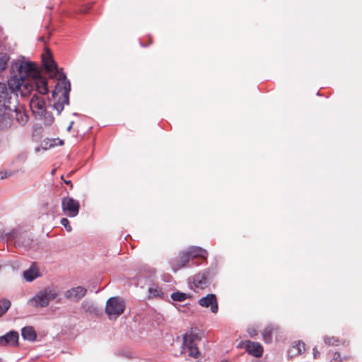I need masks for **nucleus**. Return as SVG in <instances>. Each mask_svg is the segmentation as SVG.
Returning a JSON list of instances; mask_svg holds the SVG:
<instances>
[{
  "label": "nucleus",
  "instance_id": "1",
  "mask_svg": "<svg viewBox=\"0 0 362 362\" xmlns=\"http://www.w3.org/2000/svg\"><path fill=\"white\" fill-rule=\"evenodd\" d=\"M11 68L16 69L18 74L11 76L8 85L12 92H19L21 95H30L33 90V80L40 74L36 65L30 62L18 59L13 62Z\"/></svg>",
  "mask_w": 362,
  "mask_h": 362
},
{
  "label": "nucleus",
  "instance_id": "2",
  "mask_svg": "<svg viewBox=\"0 0 362 362\" xmlns=\"http://www.w3.org/2000/svg\"><path fill=\"white\" fill-rule=\"evenodd\" d=\"M42 59L47 71L50 74L51 78H55L57 83L52 92L53 96L61 93L63 96H66L70 90V83L66 79L64 73L57 69L56 62L53 60L48 49L42 55Z\"/></svg>",
  "mask_w": 362,
  "mask_h": 362
},
{
  "label": "nucleus",
  "instance_id": "3",
  "mask_svg": "<svg viewBox=\"0 0 362 362\" xmlns=\"http://www.w3.org/2000/svg\"><path fill=\"white\" fill-rule=\"evenodd\" d=\"M30 107L35 117H45V123L50 125L54 122V117L46 112L47 96L43 95L34 94L30 100Z\"/></svg>",
  "mask_w": 362,
  "mask_h": 362
},
{
  "label": "nucleus",
  "instance_id": "4",
  "mask_svg": "<svg viewBox=\"0 0 362 362\" xmlns=\"http://www.w3.org/2000/svg\"><path fill=\"white\" fill-rule=\"evenodd\" d=\"M59 292L55 287H47L38 292L33 298L32 301L37 306L46 307L50 301L55 300L57 303L60 302Z\"/></svg>",
  "mask_w": 362,
  "mask_h": 362
},
{
  "label": "nucleus",
  "instance_id": "5",
  "mask_svg": "<svg viewBox=\"0 0 362 362\" xmlns=\"http://www.w3.org/2000/svg\"><path fill=\"white\" fill-rule=\"evenodd\" d=\"M124 302L118 297H112L106 303L105 313L110 320H115L124 313Z\"/></svg>",
  "mask_w": 362,
  "mask_h": 362
},
{
  "label": "nucleus",
  "instance_id": "6",
  "mask_svg": "<svg viewBox=\"0 0 362 362\" xmlns=\"http://www.w3.org/2000/svg\"><path fill=\"white\" fill-rule=\"evenodd\" d=\"M237 348L245 349L247 354L256 358L262 356L264 351L263 346L257 341H240Z\"/></svg>",
  "mask_w": 362,
  "mask_h": 362
},
{
  "label": "nucleus",
  "instance_id": "7",
  "mask_svg": "<svg viewBox=\"0 0 362 362\" xmlns=\"http://www.w3.org/2000/svg\"><path fill=\"white\" fill-rule=\"evenodd\" d=\"M78 201L70 197H65L62 199V208L64 214L69 217H75L79 211Z\"/></svg>",
  "mask_w": 362,
  "mask_h": 362
},
{
  "label": "nucleus",
  "instance_id": "8",
  "mask_svg": "<svg viewBox=\"0 0 362 362\" xmlns=\"http://www.w3.org/2000/svg\"><path fill=\"white\" fill-rule=\"evenodd\" d=\"M197 341H182L180 354H187V356L194 359H198L202 356V352L196 343Z\"/></svg>",
  "mask_w": 362,
  "mask_h": 362
},
{
  "label": "nucleus",
  "instance_id": "9",
  "mask_svg": "<svg viewBox=\"0 0 362 362\" xmlns=\"http://www.w3.org/2000/svg\"><path fill=\"white\" fill-rule=\"evenodd\" d=\"M199 305L204 308H210L213 313H216L218 310L217 298L215 294H208L199 300Z\"/></svg>",
  "mask_w": 362,
  "mask_h": 362
},
{
  "label": "nucleus",
  "instance_id": "10",
  "mask_svg": "<svg viewBox=\"0 0 362 362\" xmlns=\"http://www.w3.org/2000/svg\"><path fill=\"white\" fill-rule=\"evenodd\" d=\"M33 88L35 87L38 95H46L48 93L47 82L45 78L42 77L40 73L33 80Z\"/></svg>",
  "mask_w": 362,
  "mask_h": 362
},
{
  "label": "nucleus",
  "instance_id": "11",
  "mask_svg": "<svg viewBox=\"0 0 362 362\" xmlns=\"http://www.w3.org/2000/svg\"><path fill=\"white\" fill-rule=\"evenodd\" d=\"M86 293V289L82 286L72 288L65 293V296L71 300H79Z\"/></svg>",
  "mask_w": 362,
  "mask_h": 362
},
{
  "label": "nucleus",
  "instance_id": "12",
  "mask_svg": "<svg viewBox=\"0 0 362 362\" xmlns=\"http://www.w3.org/2000/svg\"><path fill=\"white\" fill-rule=\"evenodd\" d=\"M40 276L39 269L35 265H32L23 272V277L27 281H32Z\"/></svg>",
  "mask_w": 362,
  "mask_h": 362
},
{
  "label": "nucleus",
  "instance_id": "13",
  "mask_svg": "<svg viewBox=\"0 0 362 362\" xmlns=\"http://www.w3.org/2000/svg\"><path fill=\"white\" fill-rule=\"evenodd\" d=\"M190 257L187 252L183 253L178 259H175L173 264L172 267L174 271H177L184 267L189 260Z\"/></svg>",
  "mask_w": 362,
  "mask_h": 362
},
{
  "label": "nucleus",
  "instance_id": "14",
  "mask_svg": "<svg viewBox=\"0 0 362 362\" xmlns=\"http://www.w3.org/2000/svg\"><path fill=\"white\" fill-rule=\"evenodd\" d=\"M187 253L188 254V255L189 256L190 258L199 257L203 259H206L207 252H206V250H205L201 247H192L189 249V250L187 252Z\"/></svg>",
  "mask_w": 362,
  "mask_h": 362
},
{
  "label": "nucleus",
  "instance_id": "15",
  "mask_svg": "<svg viewBox=\"0 0 362 362\" xmlns=\"http://www.w3.org/2000/svg\"><path fill=\"white\" fill-rule=\"evenodd\" d=\"M14 112L16 119L20 124L23 125L28 122V117L26 115L23 107H20L16 108Z\"/></svg>",
  "mask_w": 362,
  "mask_h": 362
},
{
  "label": "nucleus",
  "instance_id": "16",
  "mask_svg": "<svg viewBox=\"0 0 362 362\" xmlns=\"http://www.w3.org/2000/svg\"><path fill=\"white\" fill-rule=\"evenodd\" d=\"M21 335L24 339H35L37 334L33 327H25L21 330Z\"/></svg>",
  "mask_w": 362,
  "mask_h": 362
},
{
  "label": "nucleus",
  "instance_id": "17",
  "mask_svg": "<svg viewBox=\"0 0 362 362\" xmlns=\"http://www.w3.org/2000/svg\"><path fill=\"white\" fill-rule=\"evenodd\" d=\"M64 141L59 139H47L42 142V147L45 149L50 148L57 146H62Z\"/></svg>",
  "mask_w": 362,
  "mask_h": 362
},
{
  "label": "nucleus",
  "instance_id": "18",
  "mask_svg": "<svg viewBox=\"0 0 362 362\" xmlns=\"http://www.w3.org/2000/svg\"><path fill=\"white\" fill-rule=\"evenodd\" d=\"M114 354L118 357H123L127 359L135 358L134 354L129 351L126 347H122L119 350L114 351Z\"/></svg>",
  "mask_w": 362,
  "mask_h": 362
},
{
  "label": "nucleus",
  "instance_id": "19",
  "mask_svg": "<svg viewBox=\"0 0 362 362\" xmlns=\"http://www.w3.org/2000/svg\"><path fill=\"white\" fill-rule=\"evenodd\" d=\"M8 93L6 84L0 83V107H6V101L8 98Z\"/></svg>",
  "mask_w": 362,
  "mask_h": 362
},
{
  "label": "nucleus",
  "instance_id": "20",
  "mask_svg": "<svg viewBox=\"0 0 362 362\" xmlns=\"http://www.w3.org/2000/svg\"><path fill=\"white\" fill-rule=\"evenodd\" d=\"M20 345V341H0V349L1 351H6L10 347H18Z\"/></svg>",
  "mask_w": 362,
  "mask_h": 362
},
{
  "label": "nucleus",
  "instance_id": "21",
  "mask_svg": "<svg viewBox=\"0 0 362 362\" xmlns=\"http://www.w3.org/2000/svg\"><path fill=\"white\" fill-rule=\"evenodd\" d=\"M10 60L9 54L6 52H0V73L6 69Z\"/></svg>",
  "mask_w": 362,
  "mask_h": 362
},
{
  "label": "nucleus",
  "instance_id": "22",
  "mask_svg": "<svg viewBox=\"0 0 362 362\" xmlns=\"http://www.w3.org/2000/svg\"><path fill=\"white\" fill-rule=\"evenodd\" d=\"M149 298H162L163 293L158 286H152L148 288Z\"/></svg>",
  "mask_w": 362,
  "mask_h": 362
},
{
  "label": "nucleus",
  "instance_id": "23",
  "mask_svg": "<svg viewBox=\"0 0 362 362\" xmlns=\"http://www.w3.org/2000/svg\"><path fill=\"white\" fill-rule=\"evenodd\" d=\"M187 294L179 291L173 293L171 294L172 299L175 301H184L185 299H187Z\"/></svg>",
  "mask_w": 362,
  "mask_h": 362
},
{
  "label": "nucleus",
  "instance_id": "24",
  "mask_svg": "<svg viewBox=\"0 0 362 362\" xmlns=\"http://www.w3.org/2000/svg\"><path fill=\"white\" fill-rule=\"evenodd\" d=\"M19 334L16 331H10L6 334L0 337V339H18Z\"/></svg>",
  "mask_w": 362,
  "mask_h": 362
},
{
  "label": "nucleus",
  "instance_id": "25",
  "mask_svg": "<svg viewBox=\"0 0 362 362\" xmlns=\"http://www.w3.org/2000/svg\"><path fill=\"white\" fill-rule=\"evenodd\" d=\"M11 303L8 300H4L0 302V316L3 315L10 308Z\"/></svg>",
  "mask_w": 362,
  "mask_h": 362
},
{
  "label": "nucleus",
  "instance_id": "26",
  "mask_svg": "<svg viewBox=\"0 0 362 362\" xmlns=\"http://www.w3.org/2000/svg\"><path fill=\"white\" fill-rule=\"evenodd\" d=\"M199 277L197 276L194 280V284L197 288H202L203 285L206 284V279L202 278V279H199Z\"/></svg>",
  "mask_w": 362,
  "mask_h": 362
},
{
  "label": "nucleus",
  "instance_id": "27",
  "mask_svg": "<svg viewBox=\"0 0 362 362\" xmlns=\"http://www.w3.org/2000/svg\"><path fill=\"white\" fill-rule=\"evenodd\" d=\"M60 223L68 232L71 231V226H70L69 221L66 218H62L60 221Z\"/></svg>",
  "mask_w": 362,
  "mask_h": 362
},
{
  "label": "nucleus",
  "instance_id": "28",
  "mask_svg": "<svg viewBox=\"0 0 362 362\" xmlns=\"http://www.w3.org/2000/svg\"><path fill=\"white\" fill-rule=\"evenodd\" d=\"M199 338H201L200 336H198L197 334H194V333H191L190 336H188L187 334H185L184 336H183V339L185 340H187V339H197Z\"/></svg>",
  "mask_w": 362,
  "mask_h": 362
},
{
  "label": "nucleus",
  "instance_id": "29",
  "mask_svg": "<svg viewBox=\"0 0 362 362\" xmlns=\"http://www.w3.org/2000/svg\"><path fill=\"white\" fill-rule=\"evenodd\" d=\"M13 175L11 172L8 171H0V180L8 178Z\"/></svg>",
  "mask_w": 362,
  "mask_h": 362
},
{
  "label": "nucleus",
  "instance_id": "30",
  "mask_svg": "<svg viewBox=\"0 0 362 362\" xmlns=\"http://www.w3.org/2000/svg\"><path fill=\"white\" fill-rule=\"evenodd\" d=\"M273 331V329L271 328V327H267L264 329V332H263V336L264 338H267V337H272V332Z\"/></svg>",
  "mask_w": 362,
  "mask_h": 362
},
{
  "label": "nucleus",
  "instance_id": "31",
  "mask_svg": "<svg viewBox=\"0 0 362 362\" xmlns=\"http://www.w3.org/2000/svg\"><path fill=\"white\" fill-rule=\"evenodd\" d=\"M331 362H341L340 354L337 352H335L334 354V356L332 357Z\"/></svg>",
  "mask_w": 362,
  "mask_h": 362
},
{
  "label": "nucleus",
  "instance_id": "32",
  "mask_svg": "<svg viewBox=\"0 0 362 362\" xmlns=\"http://www.w3.org/2000/svg\"><path fill=\"white\" fill-rule=\"evenodd\" d=\"M25 158H26V156L24 154H20L17 157V159H19V160H21L22 161H25Z\"/></svg>",
  "mask_w": 362,
  "mask_h": 362
},
{
  "label": "nucleus",
  "instance_id": "33",
  "mask_svg": "<svg viewBox=\"0 0 362 362\" xmlns=\"http://www.w3.org/2000/svg\"><path fill=\"white\" fill-rule=\"evenodd\" d=\"M288 356L290 358H293V357H294V355L291 354V349H289L288 350Z\"/></svg>",
  "mask_w": 362,
  "mask_h": 362
},
{
  "label": "nucleus",
  "instance_id": "34",
  "mask_svg": "<svg viewBox=\"0 0 362 362\" xmlns=\"http://www.w3.org/2000/svg\"><path fill=\"white\" fill-rule=\"evenodd\" d=\"M256 335L255 330L252 329V331L250 333V337H253Z\"/></svg>",
  "mask_w": 362,
  "mask_h": 362
},
{
  "label": "nucleus",
  "instance_id": "35",
  "mask_svg": "<svg viewBox=\"0 0 362 362\" xmlns=\"http://www.w3.org/2000/svg\"><path fill=\"white\" fill-rule=\"evenodd\" d=\"M72 124L73 122L71 123V124L69 126V127L67 128V130L69 131L72 127Z\"/></svg>",
  "mask_w": 362,
  "mask_h": 362
},
{
  "label": "nucleus",
  "instance_id": "36",
  "mask_svg": "<svg viewBox=\"0 0 362 362\" xmlns=\"http://www.w3.org/2000/svg\"><path fill=\"white\" fill-rule=\"evenodd\" d=\"M291 348H294V341H292V343L291 344Z\"/></svg>",
  "mask_w": 362,
  "mask_h": 362
},
{
  "label": "nucleus",
  "instance_id": "37",
  "mask_svg": "<svg viewBox=\"0 0 362 362\" xmlns=\"http://www.w3.org/2000/svg\"><path fill=\"white\" fill-rule=\"evenodd\" d=\"M266 344H271L272 341H264Z\"/></svg>",
  "mask_w": 362,
  "mask_h": 362
},
{
  "label": "nucleus",
  "instance_id": "38",
  "mask_svg": "<svg viewBox=\"0 0 362 362\" xmlns=\"http://www.w3.org/2000/svg\"><path fill=\"white\" fill-rule=\"evenodd\" d=\"M39 336H40V337H46V336H45V335H44V334H40Z\"/></svg>",
  "mask_w": 362,
  "mask_h": 362
},
{
  "label": "nucleus",
  "instance_id": "39",
  "mask_svg": "<svg viewBox=\"0 0 362 362\" xmlns=\"http://www.w3.org/2000/svg\"><path fill=\"white\" fill-rule=\"evenodd\" d=\"M65 182H66V184H69V183H70V181H65Z\"/></svg>",
  "mask_w": 362,
  "mask_h": 362
},
{
  "label": "nucleus",
  "instance_id": "40",
  "mask_svg": "<svg viewBox=\"0 0 362 362\" xmlns=\"http://www.w3.org/2000/svg\"><path fill=\"white\" fill-rule=\"evenodd\" d=\"M0 362H4L1 358H0Z\"/></svg>",
  "mask_w": 362,
  "mask_h": 362
},
{
  "label": "nucleus",
  "instance_id": "41",
  "mask_svg": "<svg viewBox=\"0 0 362 362\" xmlns=\"http://www.w3.org/2000/svg\"><path fill=\"white\" fill-rule=\"evenodd\" d=\"M221 362H229L228 361H221Z\"/></svg>",
  "mask_w": 362,
  "mask_h": 362
}]
</instances>
